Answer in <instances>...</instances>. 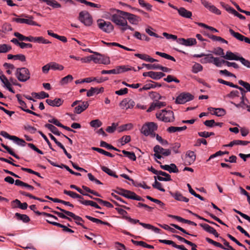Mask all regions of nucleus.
<instances>
[{"label": "nucleus", "instance_id": "nucleus-15", "mask_svg": "<svg viewBox=\"0 0 250 250\" xmlns=\"http://www.w3.org/2000/svg\"><path fill=\"white\" fill-rule=\"evenodd\" d=\"M0 80L2 83V86L12 93H15V91L12 88V84L6 77L3 75H0Z\"/></svg>", "mask_w": 250, "mask_h": 250}, {"label": "nucleus", "instance_id": "nucleus-17", "mask_svg": "<svg viewBox=\"0 0 250 250\" xmlns=\"http://www.w3.org/2000/svg\"><path fill=\"white\" fill-rule=\"evenodd\" d=\"M196 160V155L193 151L188 150L186 153V165H190L193 164Z\"/></svg>", "mask_w": 250, "mask_h": 250}, {"label": "nucleus", "instance_id": "nucleus-56", "mask_svg": "<svg viewBox=\"0 0 250 250\" xmlns=\"http://www.w3.org/2000/svg\"><path fill=\"white\" fill-rule=\"evenodd\" d=\"M212 53L215 55L220 56L223 58L225 55L224 50L221 47H217L214 49V50L212 51Z\"/></svg>", "mask_w": 250, "mask_h": 250}, {"label": "nucleus", "instance_id": "nucleus-9", "mask_svg": "<svg viewBox=\"0 0 250 250\" xmlns=\"http://www.w3.org/2000/svg\"><path fill=\"white\" fill-rule=\"evenodd\" d=\"M93 55V61L95 63H102L105 65L109 64L110 60L108 57L105 56L98 52L94 53Z\"/></svg>", "mask_w": 250, "mask_h": 250}, {"label": "nucleus", "instance_id": "nucleus-12", "mask_svg": "<svg viewBox=\"0 0 250 250\" xmlns=\"http://www.w3.org/2000/svg\"><path fill=\"white\" fill-rule=\"evenodd\" d=\"M121 13L125 15L126 19L128 20L132 24L137 25L141 21V18L137 15L127 12H121Z\"/></svg>", "mask_w": 250, "mask_h": 250}, {"label": "nucleus", "instance_id": "nucleus-2", "mask_svg": "<svg viewBox=\"0 0 250 250\" xmlns=\"http://www.w3.org/2000/svg\"><path fill=\"white\" fill-rule=\"evenodd\" d=\"M156 118L165 122H173L174 120V113L171 110H162L156 114Z\"/></svg>", "mask_w": 250, "mask_h": 250}, {"label": "nucleus", "instance_id": "nucleus-55", "mask_svg": "<svg viewBox=\"0 0 250 250\" xmlns=\"http://www.w3.org/2000/svg\"><path fill=\"white\" fill-rule=\"evenodd\" d=\"M94 200L97 201L99 203L103 204L104 206L109 208H112L113 205L109 202L104 201L100 198H94Z\"/></svg>", "mask_w": 250, "mask_h": 250}, {"label": "nucleus", "instance_id": "nucleus-24", "mask_svg": "<svg viewBox=\"0 0 250 250\" xmlns=\"http://www.w3.org/2000/svg\"><path fill=\"white\" fill-rule=\"evenodd\" d=\"M46 221L50 224H52L54 226H57L58 227L62 228L63 231L69 232V233H71L74 232V231L72 229H71L67 228L66 226L63 225L62 224H61L59 223H57L56 222H52L49 220H46Z\"/></svg>", "mask_w": 250, "mask_h": 250}, {"label": "nucleus", "instance_id": "nucleus-27", "mask_svg": "<svg viewBox=\"0 0 250 250\" xmlns=\"http://www.w3.org/2000/svg\"><path fill=\"white\" fill-rule=\"evenodd\" d=\"M240 57L238 56L236 54L229 51H227L224 56V58L226 60L235 61H238Z\"/></svg>", "mask_w": 250, "mask_h": 250}, {"label": "nucleus", "instance_id": "nucleus-63", "mask_svg": "<svg viewBox=\"0 0 250 250\" xmlns=\"http://www.w3.org/2000/svg\"><path fill=\"white\" fill-rule=\"evenodd\" d=\"M164 80L167 83L174 82L176 83H179L180 82L179 80L170 75H168L167 78H164Z\"/></svg>", "mask_w": 250, "mask_h": 250}, {"label": "nucleus", "instance_id": "nucleus-60", "mask_svg": "<svg viewBox=\"0 0 250 250\" xmlns=\"http://www.w3.org/2000/svg\"><path fill=\"white\" fill-rule=\"evenodd\" d=\"M206 240L209 244H212L214 246H216V247H219L220 248H222V249H225V247H223V246L218 243V242H217L216 241H214V240L211 239L210 238H209L208 237H207L206 238Z\"/></svg>", "mask_w": 250, "mask_h": 250}, {"label": "nucleus", "instance_id": "nucleus-10", "mask_svg": "<svg viewBox=\"0 0 250 250\" xmlns=\"http://www.w3.org/2000/svg\"><path fill=\"white\" fill-rule=\"evenodd\" d=\"M56 208L60 210L61 211H62L64 212L65 214H66L67 216L71 217L73 218V219L75 220V223L81 226H82L84 229H87L81 222H83V219L80 217L79 216H77L75 215L74 213H73L72 212H70L69 211L66 210L65 209H63L62 208H61L59 207H57Z\"/></svg>", "mask_w": 250, "mask_h": 250}, {"label": "nucleus", "instance_id": "nucleus-22", "mask_svg": "<svg viewBox=\"0 0 250 250\" xmlns=\"http://www.w3.org/2000/svg\"><path fill=\"white\" fill-rule=\"evenodd\" d=\"M47 104L51 106L59 107L63 103V100L60 98H55L54 100L48 99L46 100Z\"/></svg>", "mask_w": 250, "mask_h": 250}, {"label": "nucleus", "instance_id": "nucleus-11", "mask_svg": "<svg viewBox=\"0 0 250 250\" xmlns=\"http://www.w3.org/2000/svg\"><path fill=\"white\" fill-rule=\"evenodd\" d=\"M79 19L81 22L86 26H90L92 23V19L90 14L85 11H82L79 14Z\"/></svg>", "mask_w": 250, "mask_h": 250}, {"label": "nucleus", "instance_id": "nucleus-57", "mask_svg": "<svg viewBox=\"0 0 250 250\" xmlns=\"http://www.w3.org/2000/svg\"><path fill=\"white\" fill-rule=\"evenodd\" d=\"M131 140V137L129 135H125L123 136L120 140V142L122 146L125 145V144L129 143Z\"/></svg>", "mask_w": 250, "mask_h": 250}, {"label": "nucleus", "instance_id": "nucleus-4", "mask_svg": "<svg viewBox=\"0 0 250 250\" xmlns=\"http://www.w3.org/2000/svg\"><path fill=\"white\" fill-rule=\"evenodd\" d=\"M116 13L112 14L111 17V21L118 26H121L124 22L126 21L125 15L122 14L121 12H124L120 10H116Z\"/></svg>", "mask_w": 250, "mask_h": 250}, {"label": "nucleus", "instance_id": "nucleus-28", "mask_svg": "<svg viewBox=\"0 0 250 250\" xmlns=\"http://www.w3.org/2000/svg\"><path fill=\"white\" fill-rule=\"evenodd\" d=\"M8 59H14L15 60H20L21 62H25L26 61L25 56L22 54L12 55L8 54L7 55Z\"/></svg>", "mask_w": 250, "mask_h": 250}, {"label": "nucleus", "instance_id": "nucleus-48", "mask_svg": "<svg viewBox=\"0 0 250 250\" xmlns=\"http://www.w3.org/2000/svg\"><path fill=\"white\" fill-rule=\"evenodd\" d=\"M225 61L220 59L218 57H214L212 59V63L217 67H221L223 63H225Z\"/></svg>", "mask_w": 250, "mask_h": 250}, {"label": "nucleus", "instance_id": "nucleus-32", "mask_svg": "<svg viewBox=\"0 0 250 250\" xmlns=\"http://www.w3.org/2000/svg\"><path fill=\"white\" fill-rule=\"evenodd\" d=\"M165 76V74L161 72L150 71V78L154 80H159Z\"/></svg>", "mask_w": 250, "mask_h": 250}, {"label": "nucleus", "instance_id": "nucleus-8", "mask_svg": "<svg viewBox=\"0 0 250 250\" xmlns=\"http://www.w3.org/2000/svg\"><path fill=\"white\" fill-rule=\"evenodd\" d=\"M194 96L189 93L183 92L176 98L175 103L177 104H184L192 100Z\"/></svg>", "mask_w": 250, "mask_h": 250}, {"label": "nucleus", "instance_id": "nucleus-14", "mask_svg": "<svg viewBox=\"0 0 250 250\" xmlns=\"http://www.w3.org/2000/svg\"><path fill=\"white\" fill-rule=\"evenodd\" d=\"M16 97L17 98L19 104L20 105V108L23 111H25V112H27L28 113L34 115L38 116V117H40V116L39 114H37L36 113H35V112H34V111H32L31 110L27 109L26 104H25V103L24 101H23L21 99V96H20V95L17 94L16 95Z\"/></svg>", "mask_w": 250, "mask_h": 250}, {"label": "nucleus", "instance_id": "nucleus-3", "mask_svg": "<svg viewBox=\"0 0 250 250\" xmlns=\"http://www.w3.org/2000/svg\"><path fill=\"white\" fill-rule=\"evenodd\" d=\"M21 18L13 19V21L19 23H25L29 25L41 26V25L34 21V18L31 16L26 14H22L21 15Z\"/></svg>", "mask_w": 250, "mask_h": 250}, {"label": "nucleus", "instance_id": "nucleus-40", "mask_svg": "<svg viewBox=\"0 0 250 250\" xmlns=\"http://www.w3.org/2000/svg\"><path fill=\"white\" fill-rule=\"evenodd\" d=\"M85 217L86 218H87L88 220H90L91 221L96 223L97 224L100 223V224L107 225V226H110V224L108 223V222H104L99 219L95 218L92 217L88 216V215L85 216Z\"/></svg>", "mask_w": 250, "mask_h": 250}, {"label": "nucleus", "instance_id": "nucleus-30", "mask_svg": "<svg viewBox=\"0 0 250 250\" xmlns=\"http://www.w3.org/2000/svg\"><path fill=\"white\" fill-rule=\"evenodd\" d=\"M32 42H38L40 43L48 44L50 43L51 42L48 40L45 39L42 37H32Z\"/></svg>", "mask_w": 250, "mask_h": 250}, {"label": "nucleus", "instance_id": "nucleus-58", "mask_svg": "<svg viewBox=\"0 0 250 250\" xmlns=\"http://www.w3.org/2000/svg\"><path fill=\"white\" fill-rule=\"evenodd\" d=\"M12 49L11 46L6 44H2L0 45V53H6L10 50Z\"/></svg>", "mask_w": 250, "mask_h": 250}, {"label": "nucleus", "instance_id": "nucleus-16", "mask_svg": "<svg viewBox=\"0 0 250 250\" xmlns=\"http://www.w3.org/2000/svg\"><path fill=\"white\" fill-rule=\"evenodd\" d=\"M177 42L181 45L186 46H189L196 44L197 42L194 38H188L185 39L184 38H179L177 40Z\"/></svg>", "mask_w": 250, "mask_h": 250}, {"label": "nucleus", "instance_id": "nucleus-41", "mask_svg": "<svg viewBox=\"0 0 250 250\" xmlns=\"http://www.w3.org/2000/svg\"><path fill=\"white\" fill-rule=\"evenodd\" d=\"M15 216L19 220H21L24 223H27L30 221L29 217L26 214H21L19 213H16Z\"/></svg>", "mask_w": 250, "mask_h": 250}, {"label": "nucleus", "instance_id": "nucleus-21", "mask_svg": "<svg viewBox=\"0 0 250 250\" xmlns=\"http://www.w3.org/2000/svg\"><path fill=\"white\" fill-rule=\"evenodd\" d=\"M162 169L168 171L170 173H178L179 172L178 168L174 164H171L169 165H160Z\"/></svg>", "mask_w": 250, "mask_h": 250}, {"label": "nucleus", "instance_id": "nucleus-42", "mask_svg": "<svg viewBox=\"0 0 250 250\" xmlns=\"http://www.w3.org/2000/svg\"><path fill=\"white\" fill-rule=\"evenodd\" d=\"M50 69H52L54 70H62L63 69L64 67L59 63H57L55 62H51L49 63Z\"/></svg>", "mask_w": 250, "mask_h": 250}, {"label": "nucleus", "instance_id": "nucleus-53", "mask_svg": "<svg viewBox=\"0 0 250 250\" xmlns=\"http://www.w3.org/2000/svg\"><path fill=\"white\" fill-rule=\"evenodd\" d=\"M100 146H102V147H105V148H106L107 149H113V150H116V151H120L118 149L112 146L107 144V143H106L105 142H104V141H101L100 142Z\"/></svg>", "mask_w": 250, "mask_h": 250}, {"label": "nucleus", "instance_id": "nucleus-37", "mask_svg": "<svg viewBox=\"0 0 250 250\" xmlns=\"http://www.w3.org/2000/svg\"><path fill=\"white\" fill-rule=\"evenodd\" d=\"M140 225L143 226L144 228L146 229H152L153 230L155 233H160V229L155 227L154 226L149 224H146V223H140Z\"/></svg>", "mask_w": 250, "mask_h": 250}, {"label": "nucleus", "instance_id": "nucleus-7", "mask_svg": "<svg viewBox=\"0 0 250 250\" xmlns=\"http://www.w3.org/2000/svg\"><path fill=\"white\" fill-rule=\"evenodd\" d=\"M97 23L100 29L104 32L109 33L114 30V26L109 21H105L104 20L100 19L98 20Z\"/></svg>", "mask_w": 250, "mask_h": 250}, {"label": "nucleus", "instance_id": "nucleus-33", "mask_svg": "<svg viewBox=\"0 0 250 250\" xmlns=\"http://www.w3.org/2000/svg\"><path fill=\"white\" fill-rule=\"evenodd\" d=\"M14 35L20 41H28V42H32V36H30L29 37H25L19 32H15Z\"/></svg>", "mask_w": 250, "mask_h": 250}, {"label": "nucleus", "instance_id": "nucleus-44", "mask_svg": "<svg viewBox=\"0 0 250 250\" xmlns=\"http://www.w3.org/2000/svg\"><path fill=\"white\" fill-rule=\"evenodd\" d=\"M101 169H102V170L103 171H104V172H105L106 173H107L108 175L111 176H113L115 178H118V175H117L115 172H114L113 171H112L111 169H110V168L106 167H104V166H102L101 167Z\"/></svg>", "mask_w": 250, "mask_h": 250}, {"label": "nucleus", "instance_id": "nucleus-62", "mask_svg": "<svg viewBox=\"0 0 250 250\" xmlns=\"http://www.w3.org/2000/svg\"><path fill=\"white\" fill-rule=\"evenodd\" d=\"M91 126L95 128L100 127L102 125V123L98 119L92 120L90 122Z\"/></svg>", "mask_w": 250, "mask_h": 250}, {"label": "nucleus", "instance_id": "nucleus-31", "mask_svg": "<svg viewBox=\"0 0 250 250\" xmlns=\"http://www.w3.org/2000/svg\"><path fill=\"white\" fill-rule=\"evenodd\" d=\"M249 143V142L246 141L233 140L226 145L227 146L231 147L234 145L246 146Z\"/></svg>", "mask_w": 250, "mask_h": 250}, {"label": "nucleus", "instance_id": "nucleus-20", "mask_svg": "<svg viewBox=\"0 0 250 250\" xmlns=\"http://www.w3.org/2000/svg\"><path fill=\"white\" fill-rule=\"evenodd\" d=\"M154 152L160 153L165 156H168L171 154V150L169 149H164L159 145L155 146L153 148Z\"/></svg>", "mask_w": 250, "mask_h": 250}, {"label": "nucleus", "instance_id": "nucleus-39", "mask_svg": "<svg viewBox=\"0 0 250 250\" xmlns=\"http://www.w3.org/2000/svg\"><path fill=\"white\" fill-rule=\"evenodd\" d=\"M229 32L230 34L234 38H235L236 39H237L239 41H243L244 38H245V36L240 34V33L238 32H234L232 29L230 28L229 29Z\"/></svg>", "mask_w": 250, "mask_h": 250}, {"label": "nucleus", "instance_id": "nucleus-35", "mask_svg": "<svg viewBox=\"0 0 250 250\" xmlns=\"http://www.w3.org/2000/svg\"><path fill=\"white\" fill-rule=\"evenodd\" d=\"M187 128L186 126L182 127L170 126L167 128V130L169 133H174L176 132H180L185 130Z\"/></svg>", "mask_w": 250, "mask_h": 250}, {"label": "nucleus", "instance_id": "nucleus-25", "mask_svg": "<svg viewBox=\"0 0 250 250\" xmlns=\"http://www.w3.org/2000/svg\"><path fill=\"white\" fill-rule=\"evenodd\" d=\"M170 195L176 200L179 201H183L185 202H188L189 199L186 197L183 196L182 194L180 193L177 192L175 193H173L170 192Z\"/></svg>", "mask_w": 250, "mask_h": 250}, {"label": "nucleus", "instance_id": "nucleus-45", "mask_svg": "<svg viewBox=\"0 0 250 250\" xmlns=\"http://www.w3.org/2000/svg\"><path fill=\"white\" fill-rule=\"evenodd\" d=\"M133 127V125L132 124H127L120 126L118 128V131L119 132L125 131V130H131Z\"/></svg>", "mask_w": 250, "mask_h": 250}, {"label": "nucleus", "instance_id": "nucleus-19", "mask_svg": "<svg viewBox=\"0 0 250 250\" xmlns=\"http://www.w3.org/2000/svg\"><path fill=\"white\" fill-rule=\"evenodd\" d=\"M155 179H158L160 181H170L172 180L170 175L162 171H159L157 176L154 177Z\"/></svg>", "mask_w": 250, "mask_h": 250}, {"label": "nucleus", "instance_id": "nucleus-46", "mask_svg": "<svg viewBox=\"0 0 250 250\" xmlns=\"http://www.w3.org/2000/svg\"><path fill=\"white\" fill-rule=\"evenodd\" d=\"M123 153L129 159L135 161L136 160V157L135 153L133 152L127 151L125 150H122Z\"/></svg>", "mask_w": 250, "mask_h": 250}, {"label": "nucleus", "instance_id": "nucleus-59", "mask_svg": "<svg viewBox=\"0 0 250 250\" xmlns=\"http://www.w3.org/2000/svg\"><path fill=\"white\" fill-rule=\"evenodd\" d=\"M1 146L4 148L12 156H13V157H14L15 158L19 159H20V157L17 155L9 147H8V146L4 145L3 144H1Z\"/></svg>", "mask_w": 250, "mask_h": 250}, {"label": "nucleus", "instance_id": "nucleus-52", "mask_svg": "<svg viewBox=\"0 0 250 250\" xmlns=\"http://www.w3.org/2000/svg\"><path fill=\"white\" fill-rule=\"evenodd\" d=\"M226 114V111L223 108H215V111L212 114L216 115L218 117H222L225 115Z\"/></svg>", "mask_w": 250, "mask_h": 250}, {"label": "nucleus", "instance_id": "nucleus-64", "mask_svg": "<svg viewBox=\"0 0 250 250\" xmlns=\"http://www.w3.org/2000/svg\"><path fill=\"white\" fill-rule=\"evenodd\" d=\"M238 83L240 85L243 86L247 90V91L250 92V84L249 83L242 80H239Z\"/></svg>", "mask_w": 250, "mask_h": 250}, {"label": "nucleus", "instance_id": "nucleus-29", "mask_svg": "<svg viewBox=\"0 0 250 250\" xmlns=\"http://www.w3.org/2000/svg\"><path fill=\"white\" fill-rule=\"evenodd\" d=\"M212 59H213V56L211 54H206L204 57L200 60V62L203 64L211 63L212 62Z\"/></svg>", "mask_w": 250, "mask_h": 250}, {"label": "nucleus", "instance_id": "nucleus-5", "mask_svg": "<svg viewBox=\"0 0 250 250\" xmlns=\"http://www.w3.org/2000/svg\"><path fill=\"white\" fill-rule=\"evenodd\" d=\"M157 129V125L153 122H150L144 125L142 127L141 131L145 136H148L152 135Z\"/></svg>", "mask_w": 250, "mask_h": 250}, {"label": "nucleus", "instance_id": "nucleus-36", "mask_svg": "<svg viewBox=\"0 0 250 250\" xmlns=\"http://www.w3.org/2000/svg\"><path fill=\"white\" fill-rule=\"evenodd\" d=\"M45 127L50 130L55 135L60 136L62 134V133L60 132L57 127L51 124H46Z\"/></svg>", "mask_w": 250, "mask_h": 250}, {"label": "nucleus", "instance_id": "nucleus-38", "mask_svg": "<svg viewBox=\"0 0 250 250\" xmlns=\"http://www.w3.org/2000/svg\"><path fill=\"white\" fill-rule=\"evenodd\" d=\"M73 80V77L71 75H68L67 76L62 78L60 82V84L61 85H64L68 83L71 82Z\"/></svg>", "mask_w": 250, "mask_h": 250}, {"label": "nucleus", "instance_id": "nucleus-34", "mask_svg": "<svg viewBox=\"0 0 250 250\" xmlns=\"http://www.w3.org/2000/svg\"><path fill=\"white\" fill-rule=\"evenodd\" d=\"M80 202L85 206H90L96 208H101V207L96 203L90 200H80Z\"/></svg>", "mask_w": 250, "mask_h": 250}, {"label": "nucleus", "instance_id": "nucleus-1", "mask_svg": "<svg viewBox=\"0 0 250 250\" xmlns=\"http://www.w3.org/2000/svg\"><path fill=\"white\" fill-rule=\"evenodd\" d=\"M15 76L21 82H25L30 79V72L26 67H20L16 69Z\"/></svg>", "mask_w": 250, "mask_h": 250}, {"label": "nucleus", "instance_id": "nucleus-43", "mask_svg": "<svg viewBox=\"0 0 250 250\" xmlns=\"http://www.w3.org/2000/svg\"><path fill=\"white\" fill-rule=\"evenodd\" d=\"M200 226L207 232L212 234L216 230L214 228L207 224H200Z\"/></svg>", "mask_w": 250, "mask_h": 250}, {"label": "nucleus", "instance_id": "nucleus-51", "mask_svg": "<svg viewBox=\"0 0 250 250\" xmlns=\"http://www.w3.org/2000/svg\"><path fill=\"white\" fill-rule=\"evenodd\" d=\"M208 37L210 39H211L212 40H213L214 41H218V42H220L222 43H225L226 44H228V43L227 41L225 40L223 38H222L220 37H219V36H216L215 35H211L208 36Z\"/></svg>", "mask_w": 250, "mask_h": 250}, {"label": "nucleus", "instance_id": "nucleus-13", "mask_svg": "<svg viewBox=\"0 0 250 250\" xmlns=\"http://www.w3.org/2000/svg\"><path fill=\"white\" fill-rule=\"evenodd\" d=\"M135 105V103L134 101L131 99H124L119 104V105L122 109L125 110L132 108Z\"/></svg>", "mask_w": 250, "mask_h": 250}, {"label": "nucleus", "instance_id": "nucleus-23", "mask_svg": "<svg viewBox=\"0 0 250 250\" xmlns=\"http://www.w3.org/2000/svg\"><path fill=\"white\" fill-rule=\"evenodd\" d=\"M178 12L180 16L187 19H190L192 15L191 12L187 10L184 7L179 8Z\"/></svg>", "mask_w": 250, "mask_h": 250}, {"label": "nucleus", "instance_id": "nucleus-26", "mask_svg": "<svg viewBox=\"0 0 250 250\" xmlns=\"http://www.w3.org/2000/svg\"><path fill=\"white\" fill-rule=\"evenodd\" d=\"M104 91V88H100L96 87H91V88L87 91L86 95L87 97L92 96L95 93L98 94Z\"/></svg>", "mask_w": 250, "mask_h": 250}, {"label": "nucleus", "instance_id": "nucleus-49", "mask_svg": "<svg viewBox=\"0 0 250 250\" xmlns=\"http://www.w3.org/2000/svg\"><path fill=\"white\" fill-rule=\"evenodd\" d=\"M156 54H157L163 58L167 59V60H171L173 62L176 61L175 58L173 57H172L167 54H166L165 53H162V52H160L159 51H157V52H156Z\"/></svg>", "mask_w": 250, "mask_h": 250}, {"label": "nucleus", "instance_id": "nucleus-54", "mask_svg": "<svg viewBox=\"0 0 250 250\" xmlns=\"http://www.w3.org/2000/svg\"><path fill=\"white\" fill-rule=\"evenodd\" d=\"M52 212H53L54 214L57 215L59 217L62 219H66L69 221H71V219L68 216H67L64 212L61 211L58 212L55 210L52 211Z\"/></svg>", "mask_w": 250, "mask_h": 250}, {"label": "nucleus", "instance_id": "nucleus-61", "mask_svg": "<svg viewBox=\"0 0 250 250\" xmlns=\"http://www.w3.org/2000/svg\"><path fill=\"white\" fill-rule=\"evenodd\" d=\"M156 180L157 179H155V182L152 185L153 187L161 191L165 192V189L162 187V184L158 182Z\"/></svg>", "mask_w": 250, "mask_h": 250}, {"label": "nucleus", "instance_id": "nucleus-47", "mask_svg": "<svg viewBox=\"0 0 250 250\" xmlns=\"http://www.w3.org/2000/svg\"><path fill=\"white\" fill-rule=\"evenodd\" d=\"M203 70V66L199 63H195L192 67V72L193 73H197Z\"/></svg>", "mask_w": 250, "mask_h": 250}, {"label": "nucleus", "instance_id": "nucleus-6", "mask_svg": "<svg viewBox=\"0 0 250 250\" xmlns=\"http://www.w3.org/2000/svg\"><path fill=\"white\" fill-rule=\"evenodd\" d=\"M131 70H132V68L131 67H129L128 66L120 65L118 66L115 68L111 70H102L101 71V73L102 74H119Z\"/></svg>", "mask_w": 250, "mask_h": 250}, {"label": "nucleus", "instance_id": "nucleus-50", "mask_svg": "<svg viewBox=\"0 0 250 250\" xmlns=\"http://www.w3.org/2000/svg\"><path fill=\"white\" fill-rule=\"evenodd\" d=\"M92 149L93 150L98 152L99 153L102 154L103 155H104L105 156H108L110 157H113L114 156V155H112L111 153H110L107 151H106L105 150H104L102 148H98V147H93Z\"/></svg>", "mask_w": 250, "mask_h": 250}, {"label": "nucleus", "instance_id": "nucleus-18", "mask_svg": "<svg viewBox=\"0 0 250 250\" xmlns=\"http://www.w3.org/2000/svg\"><path fill=\"white\" fill-rule=\"evenodd\" d=\"M89 106L87 102H82L78 105L75 106L74 112L77 114H80L84 111Z\"/></svg>", "mask_w": 250, "mask_h": 250}]
</instances>
